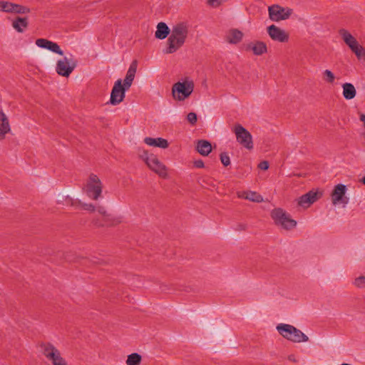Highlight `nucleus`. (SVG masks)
Listing matches in <instances>:
<instances>
[{
    "mask_svg": "<svg viewBox=\"0 0 365 365\" xmlns=\"http://www.w3.org/2000/svg\"><path fill=\"white\" fill-rule=\"evenodd\" d=\"M188 32L189 26L187 23L180 22L174 25L167 41L168 46L163 52L170 54L178 50L185 43Z\"/></svg>",
    "mask_w": 365,
    "mask_h": 365,
    "instance_id": "obj_1",
    "label": "nucleus"
},
{
    "mask_svg": "<svg viewBox=\"0 0 365 365\" xmlns=\"http://www.w3.org/2000/svg\"><path fill=\"white\" fill-rule=\"evenodd\" d=\"M277 329L280 335L292 342H306L309 340V338L306 334L292 325L279 324L277 325Z\"/></svg>",
    "mask_w": 365,
    "mask_h": 365,
    "instance_id": "obj_2",
    "label": "nucleus"
},
{
    "mask_svg": "<svg viewBox=\"0 0 365 365\" xmlns=\"http://www.w3.org/2000/svg\"><path fill=\"white\" fill-rule=\"evenodd\" d=\"M194 90V82L189 78H185L182 82L178 81L173 86V98L183 101L188 98Z\"/></svg>",
    "mask_w": 365,
    "mask_h": 365,
    "instance_id": "obj_3",
    "label": "nucleus"
},
{
    "mask_svg": "<svg viewBox=\"0 0 365 365\" xmlns=\"http://www.w3.org/2000/svg\"><path fill=\"white\" fill-rule=\"evenodd\" d=\"M103 185L100 178L95 174H91L83 187L86 195L91 200H98L101 196Z\"/></svg>",
    "mask_w": 365,
    "mask_h": 365,
    "instance_id": "obj_4",
    "label": "nucleus"
},
{
    "mask_svg": "<svg viewBox=\"0 0 365 365\" xmlns=\"http://www.w3.org/2000/svg\"><path fill=\"white\" fill-rule=\"evenodd\" d=\"M78 65V61L72 54L69 56H64L56 62V71L63 77H68Z\"/></svg>",
    "mask_w": 365,
    "mask_h": 365,
    "instance_id": "obj_5",
    "label": "nucleus"
},
{
    "mask_svg": "<svg viewBox=\"0 0 365 365\" xmlns=\"http://www.w3.org/2000/svg\"><path fill=\"white\" fill-rule=\"evenodd\" d=\"M271 216L277 225L281 226L285 230L292 229L297 225V222L292 220L290 215L282 208L274 209L271 212Z\"/></svg>",
    "mask_w": 365,
    "mask_h": 365,
    "instance_id": "obj_6",
    "label": "nucleus"
},
{
    "mask_svg": "<svg viewBox=\"0 0 365 365\" xmlns=\"http://www.w3.org/2000/svg\"><path fill=\"white\" fill-rule=\"evenodd\" d=\"M237 141L244 148L252 150L253 148L252 136L251 133L242 125L236 124L233 128Z\"/></svg>",
    "mask_w": 365,
    "mask_h": 365,
    "instance_id": "obj_7",
    "label": "nucleus"
},
{
    "mask_svg": "<svg viewBox=\"0 0 365 365\" xmlns=\"http://www.w3.org/2000/svg\"><path fill=\"white\" fill-rule=\"evenodd\" d=\"M269 16L272 21H279L286 20L292 14V9L283 8L279 5H273L268 8Z\"/></svg>",
    "mask_w": 365,
    "mask_h": 365,
    "instance_id": "obj_8",
    "label": "nucleus"
},
{
    "mask_svg": "<svg viewBox=\"0 0 365 365\" xmlns=\"http://www.w3.org/2000/svg\"><path fill=\"white\" fill-rule=\"evenodd\" d=\"M128 89H125L124 86H123L122 84V80L118 79L117 80L114 86L113 87L111 94H110V102L112 105H117L121 103L125 96V91Z\"/></svg>",
    "mask_w": 365,
    "mask_h": 365,
    "instance_id": "obj_9",
    "label": "nucleus"
},
{
    "mask_svg": "<svg viewBox=\"0 0 365 365\" xmlns=\"http://www.w3.org/2000/svg\"><path fill=\"white\" fill-rule=\"evenodd\" d=\"M96 210L104 217L103 222H98V220L93 221L94 224L98 227L112 226L118 225L121 222L119 217H114L113 215L108 214L106 208L103 206L96 207Z\"/></svg>",
    "mask_w": 365,
    "mask_h": 365,
    "instance_id": "obj_10",
    "label": "nucleus"
},
{
    "mask_svg": "<svg viewBox=\"0 0 365 365\" xmlns=\"http://www.w3.org/2000/svg\"><path fill=\"white\" fill-rule=\"evenodd\" d=\"M346 187L343 184L336 185L331 193V200L334 205L342 203L346 205L349 202V198L345 196Z\"/></svg>",
    "mask_w": 365,
    "mask_h": 365,
    "instance_id": "obj_11",
    "label": "nucleus"
},
{
    "mask_svg": "<svg viewBox=\"0 0 365 365\" xmlns=\"http://www.w3.org/2000/svg\"><path fill=\"white\" fill-rule=\"evenodd\" d=\"M267 33L273 41L285 43L289 40V34L274 24L267 27Z\"/></svg>",
    "mask_w": 365,
    "mask_h": 365,
    "instance_id": "obj_12",
    "label": "nucleus"
},
{
    "mask_svg": "<svg viewBox=\"0 0 365 365\" xmlns=\"http://www.w3.org/2000/svg\"><path fill=\"white\" fill-rule=\"evenodd\" d=\"M0 11L14 14H26L30 11L29 9L20 4L9 1H0Z\"/></svg>",
    "mask_w": 365,
    "mask_h": 365,
    "instance_id": "obj_13",
    "label": "nucleus"
},
{
    "mask_svg": "<svg viewBox=\"0 0 365 365\" xmlns=\"http://www.w3.org/2000/svg\"><path fill=\"white\" fill-rule=\"evenodd\" d=\"M321 195L322 194L318 192L310 190L298 198V205L304 208L309 207L312 204L316 202Z\"/></svg>",
    "mask_w": 365,
    "mask_h": 365,
    "instance_id": "obj_14",
    "label": "nucleus"
},
{
    "mask_svg": "<svg viewBox=\"0 0 365 365\" xmlns=\"http://www.w3.org/2000/svg\"><path fill=\"white\" fill-rule=\"evenodd\" d=\"M148 166L160 178L164 179L168 178V175L166 166L163 164L156 156L150 160V163H148Z\"/></svg>",
    "mask_w": 365,
    "mask_h": 365,
    "instance_id": "obj_15",
    "label": "nucleus"
},
{
    "mask_svg": "<svg viewBox=\"0 0 365 365\" xmlns=\"http://www.w3.org/2000/svg\"><path fill=\"white\" fill-rule=\"evenodd\" d=\"M36 44L37 46L43 48H46L55 53L59 54L61 56L63 55V51L61 49L60 46L58 43L49 41L46 38H38L36 41Z\"/></svg>",
    "mask_w": 365,
    "mask_h": 365,
    "instance_id": "obj_16",
    "label": "nucleus"
},
{
    "mask_svg": "<svg viewBox=\"0 0 365 365\" xmlns=\"http://www.w3.org/2000/svg\"><path fill=\"white\" fill-rule=\"evenodd\" d=\"M41 348L43 356L51 362L61 355L58 349L50 343L43 344Z\"/></svg>",
    "mask_w": 365,
    "mask_h": 365,
    "instance_id": "obj_17",
    "label": "nucleus"
},
{
    "mask_svg": "<svg viewBox=\"0 0 365 365\" xmlns=\"http://www.w3.org/2000/svg\"><path fill=\"white\" fill-rule=\"evenodd\" d=\"M137 66L138 63L135 60L130 65L123 84L125 89H129L133 83L137 71Z\"/></svg>",
    "mask_w": 365,
    "mask_h": 365,
    "instance_id": "obj_18",
    "label": "nucleus"
},
{
    "mask_svg": "<svg viewBox=\"0 0 365 365\" xmlns=\"http://www.w3.org/2000/svg\"><path fill=\"white\" fill-rule=\"evenodd\" d=\"M247 49L252 51L253 53L257 56H261L267 51L266 43L260 41L250 43L247 46Z\"/></svg>",
    "mask_w": 365,
    "mask_h": 365,
    "instance_id": "obj_19",
    "label": "nucleus"
},
{
    "mask_svg": "<svg viewBox=\"0 0 365 365\" xmlns=\"http://www.w3.org/2000/svg\"><path fill=\"white\" fill-rule=\"evenodd\" d=\"M11 130L9 119L6 114L0 110V140L5 138L6 135Z\"/></svg>",
    "mask_w": 365,
    "mask_h": 365,
    "instance_id": "obj_20",
    "label": "nucleus"
},
{
    "mask_svg": "<svg viewBox=\"0 0 365 365\" xmlns=\"http://www.w3.org/2000/svg\"><path fill=\"white\" fill-rule=\"evenodd\" d=\"M339 34L351 50H354L359 44L356 39L347 30L341 29L339 30Z\"/></svg>",
    "mask_w": 365,
    "mask_h": 365,
    "instance_id": "obj_21",
    "label": "nucleus"
},
{
    "mask_svg": "<svg viewBox=\"0 0 365 365\" xmlns=\"http://www.w3.org/2000/svg\"><path fill=\"white\" fill-rule=\"evenodd\" d=\"M66 203L70 205L71 206L78 207H82L84 210L93 212L96 211V206L91 203H83L79 200H73L70 197L66 198Z\"/></svg>",
    "mask_w": 365,
    "mask_h": 365,
    "instance_id": "obj_22",
    "label": "nucleus"
},
{
    "mask_svg": "<svg viewBox=\"0 0 365 365\" xmlns=\"http://www.w3.org/2000/svg\"><path fill=\"white\" fill-rule=\"evenodd\" d=\"M237 196L240 198L246 199L252 202H261L263 201V197L261 195L254 191H242L237 192Z\"/></svg>",
    "mask_w": 365,
    "mask_h": 365,
    "instance_id": "obj_23",
    "label": "nucleus"
},
{
    "mask_svg": "<svg viewBox=\"0 0 365 365\" xmlns=\"http://www.w3.org/2000/svg\"><path fill=\"white\" fill-rule=\"evenodd\" d=\"M144 142L150 146L158 147L164 149L167 148L169 145L168 140L162 138H153L147 137L144 139Z\"/></svg>",
    "mask_w": 365,
    "mask_h": 365,
    "instance_id": "obj_24",
    "label": "nucleus"
},
{
    "mask_svg": "<svg viewBox=\"0 0 365 365\" xmlns=\"http://www.w3.org/2000/svg\"><path fill=\"white\" fill-rule=\"evenodd\" d=\"M29 21L26 17H16L12 21L13 28L19 33H23L28 27Z\"/></svg>",
    "mask_w": 365,
    "mask_h": 365,
    "instance_id": "obj_25",
    "label": "nucleus"
},
{
    "mask_svg": "<svg viewBox=\"0 0 365 365\" xmlns=\"http://www.w3.org/2000/svg\"><path fill=\"white\" fill-rule=\"evenodd\" d=\"M196 149L200 155L207 156L212 151V145L207 140H200L197 143Z\"/></svg>",
    "mask_w": 365,
    "mask_h": 365,
    "instance_id": "obj_26",
    "label": "nucleus"
},
{
    "mask_svg": "<svg viewBox=\"0 0 365 365\" xmlns=\"http://www.w3.org/2000/svg\"><path fill=\"white\" fill-rule=\"evenodd\" d=\"M243 34L237 29L230 30L226 35V41L232 44H236L241 41Z\"/></svg>",
    "mask_w": 365,
    "mask_h": 365,
    "instance_id": "obj_27",
    "label": "nucleus"
},
{
    "mask_svg": "<svg viewBox=\"0 0 365 365\" xmlns=\"http://www.w3.org/2000/svg\"><path fill=\"white\" fill-rule=\"evenodd\" d=\"M170 30L167 24L164 22H160L157 25V30L155 34V38L158 39H165L170 34Z\"/></svg>",
    "mask_w": 365,
    "mask_h": 365,
    "instance_id": "obj_28",
    "label": "nucleus"
},
{
    "mask_svg": "<svg viewBox=\"0 0 365 365\" xmlns=\"http://www.w3.org/2000/svg\"><path fill=\"white\" fill-rule=\"evenodd\" d=\"M343 88V96L345 99L351 100L353 99L356 94V91L353 84L350 83H345L342 85Z\"/></svg>",
    "mask_w": 365,
    "mask_h": 365,
    "instance_id": "obj_29",
    "label": "nucleus"
},
{
    "mask_svg": "<svg viewBox=\"0 0 365 365\" xmlns=\"http://www.w3.org/2000/svg\"><path fill=\"white\" fill-rule=\"evenodd\" d=\"M142 361L141 356L138 353H133L128 356L126 360L127 365H140Z\"/></svg>",
    "mask_w": 365,
    "mask_h": 365,
    "instance_id": "obj_30",
    "label": "nucleus"
},
{
    "mask_svg": "<svg viewBox=\"0 0 365 365\" xmlns=\"http://www.w3.org/2000/svg\"><path fill=\"white\" fill-rule=\"evenodd\" d=\"M139 157L146 163L148 165L150 163V160L153 159L155 155L153 154H149L148 151L145 150H139Z\"/></svg>",
    "mask_w": 365,
    "mask_h": 365,
    "instance_id": "obj_31",
    "label": "nucleus"
},
{
    "mask_svg": "<svg viewBox=\"0 0 365 365\" xmlns=\"http://www.w3.org/2000/svg\"><path fill=\"white\" fill-rule=\"evenodd\" d=\"M324 80L329 83H332L334 81L335 76L330 70H325L323 72Z\"/></svg>",
    "mask_w": 365,
    "mask_h": 365,
    "instance_id": "obj_32",
    "label": "nucleus"
},
{
    "mask_svg": "<svg viewBox=\"0 0 365 365\" xmlns=\"http://www.w3.org/2000/svg\"><path fill=\"white\" fill-rule=\"evenodd\" d=\"M353 53H355L358 58H361L365 57V48H364L361 45L358 44L354 50H351Z\"/></svg>",
    "mask_w": 365,
    "mask_h": 365,
    "instance_id": "obj_33",
    "label": "nucleus"
},
{
    "mask_svg": "<svg viewBox=\"0 0 365 365\" xmlns=\"http://www.w3.org/2000/svg\"><path fill=\"white\" fill-rule=\"evenodd\" d=\"M220 161L225 166H227L230 164V157L226 153H221Z\"/></svg>",
    "mask_w": 365,
    "mask_h": 365,
    "instance_id": "obj_34",
    "label": "nucleus"
},
{
    "mask_svg": "<svg viewBox=\"0 0 365 365\" xmlns=\"http://www.w3.org/2000/svg\"><path fill=\"white\" fill-rule=\"evenodd\" d=\"M187 119L191 125H195L197 122V117L195 113L190 112L187 114Z\"/></svg>",
    "mask_w": 365,
    "mask_h": 365,
    "instance_id": "obj_35",
    "label": "nucleus"
},
{
    "mask_svg": "<svg viewBox=\"0 0 365 365\" xmlns=\"http://www.w3.org/2000/svg\"><path fill=\"white\" fill-rule=\"evenodd\" d=\"M354 284L357 287H364L365 286V277L361 276L356 279H355Z\"/></svg>",
    "mask_w": 365,
    "mask_h": 365,
    "instance_id": "obj_36",
    "label": "nucleus"
},
{
    "mask_svg": "<svg viewBox=\"0 0 365 365\" xmlns=\"http://www.w3.org/2000/svg\"><path fill=\"white\" fill-rule=\"evenodd\" d=\"M53 365H68L66 360L60 355L56 358L52 362Z\"/></svg>",
    "mask_w": 365,
    "mask_h": 365,
    "instance_id": "obj_37",
    "label": "nucleus"
},
{
    "mask_svg": "<svg viewBox=\"0 0 365 365\" xmlns=\"http://www.w3.org/2000/svg\"><path fill=\"white\" fill-rule=\"evenodd\" d=\"M221 0H207V3L212 7H217L221 4Z\"/></svg>",
    "mask_w": 365,
    "mask_h": 365,
    "instance_id": "obj_38",
    "label": "nucleus"
},
{
    "mask_svg": "<svg viewBox=\"0 0 365 365\" xmlns=\"http://www.w3.org/2000/svg\"><path fill=\"white\" fill-rule=\"evenodd\" d=\"M259 168L263 170H267L269 168V163L267 161H262L258 165Z\"/></svg>",
    "mask_w": 365,
    "mask_h": 365,
    "instance_id": "obj_39",
    "label": "nucleus"
},
{
    "mask_svg": "<svg viewBox=\"0 0 365 365\" xmlns=\"http://www.w3.org/2000/svg\"><path fill=\"white\" fill-rule=\"evenodd\" d=\"M194 165L196 168H201L204 167V163L201 160L195 161Z\"/></svg>",
    "mask_w": 365,
    "mask_h": 365,
    "instance_id": "obj_40",
    "label": "nucleus"
},
{
    "mask_svg": "<svg viewBox=\"0 0 365 365\" xmlns=\"http://www.w3.org/2000/svg\"><path fill=\"white\" fill-rule=\"evenodd\" d=\"M288 359L289 361H292V362H294V363H296L297 362V360L296 359V356L294 355V354H291L288 356Z\"/></svg>",
    "mask_w": 365,
    "mask_h": 365,
    "instance_id": "obj_41",
    "label": "nucleus"
},
{
    "mask_svg": "<svg viewBox=\"0 0 365 365\" xmlns=\"http://www.w3.org/2000/svg\"><path fill=\"white\" fill-rule=\"evenodd\" d=\"M360 120L364 123V125L365 126V115L361 114L360 115Z\"/></svg>",
    "mask_w": 365,
    "mask_h": 365,
    "instance_id": "obj_42",
    "label": "nucleus"
},
{
    "mask_svg": "<svg viewBox=\"0 0 365 365\" xmlns=\"http://www.w3.org/2000/svg\"><path fill=\"white\" fill-rule=\"evenodd\" d=\"M361 182L364 185H365V176H364V177H363V178L361 180Z\"/></svg>",
    "mask_w": 365,
    "mask_h": 365,
    "instance_id": "obj_43",
    "label": "nucleus"
}]
</instances>
